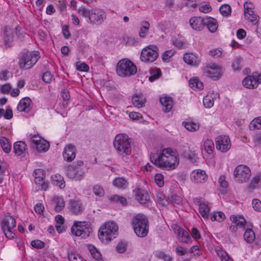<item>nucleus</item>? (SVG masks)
<instances>
[{
  "label": "nucleus",
  "instance_id": "nucleus-17",
  "mask_svg": "<svg viewBox=\"0 0 261 261\" xmlns=\"http://www.w3.org/2000/svg\"><path fill=\"white\" fill-rule=\"evenodd\" d=\"M191 179L195 183H202L205 182L207 176L204 170L197 169L193 170L191 173Z\"/></svg>",
  "mask_w": 261,
  "mask_h": 261
},
{
  "label": "nucleus",
  "instance_id": "nucleus-54",
  "mask_svg": "<svg viewBox=\"0 0 261 261\" xmlns=\"http://www.w3.org/2000/svg\"><path fill=\"white\" fill-rule=\"evenodd\" d=\"M161 70L159 68H155V69L152 70L151 75L149 77V81L151 82H153L154 80L159 78L160 76H161Z\"/></svg>",
  "mask_w": 261,
  "mask_h": 261
},
{
  "label": "nucleus",
  "instance_id": "nucleus-32",
  "mask_svg": "<svg viewBox=\"0 0 261 261\" xmlns=\"http://www.w3.org/2000/svg\"><path fill=\"white\" fill-rule=\"evenodd\" d=\"M70 210L74 213L77 214L83 211L81 202L76 200H71L70 201Z\"/></svg>",
  "mask_w": 261,
  "mask_h": 261
},
{
  "label": "nucleus",
  "instance_id": "nucleus-40",
  "mask_svg": "<svg viewBox=\"0 0 261 261\" xmlns=\"http://www.w3.org/2000/svg\"><path fill=\"white\" fill-rule=\"evenodd\" d=\"M179 240L180 241L185 243H190L192 242L191 238L189 234V232L184 229L178 234Z\"/></svg>",
  "mask_w": 261,
  "mask_h": 261
},
{
  "label": "nucleus",
  "instance_id": "nucleus-39",
  "mask_svg": "<svg viewBox=\"0 0 261 261\" xmlns=\"http://www.w3.org/2000/svg\"><path fill=\"white\" fill-rule=\"evenodd\" d=\"M261 180V175H258L253 177L247 187L248 190L251 192L258 185Z\"/></svg>",
  "mask_w": 261,
  "mask_h": 261
},
{
  "label": "nucleus",
  "instance_id": "nucleus-15",
  "mask_svg": "<svg viewBox=\"0 0 261 261\" xmlns=\"http://www.w3.org/2000/svg\"><path fill=\"white\" fill-rule=\"evenodd\" d=\"M106 13L100 10H92L89 16L90 22L95 24L101 23L106 18Z\"/></svg>",
  "mask_w": 261,
  "mask_h": 261
},
{
  "label": "nucleus",
  "instance_id": "nucleus-37",
  "mask_svg": "<svg viewBox=\"0 0 261 261\" xmlns=\"http://www.w3.org/2000/svg\"><path fill=\"white\" fill-rule=\"evenodd\" d=\"M244 240L248 243H252L255 240V235L252 229L247 228L244 234Z\"/></svg>",
  "mask_w": 261,
  "mask_h": 261
},
{
  "label": "nucleus",
  "instance_id": "nucleus-10",
  "mask_svg": "<svg viewBox=\"0 0 261 261\" xmlns=\"http://www.w3.org/2000/svg\"><path fill=\"white\" fill-rule=\"evenodd\" d=\"M158 48L150 45L144 48L141 53L140 59L144 62L151 63L154 61L159 56Z\"/></svg>",
  "mask_w": 261,
  "mask_h": 261
},
{
  "label": "nucleus",
  "instance_id": "nucleus-11",
  "mask_svg": "<svg viewBox=\"0 0 261 261\" xmlns=\"http://www.w3.org/2000/svg\"><path fill=\"white\" fill-rule=\"evenodd\" d=\"M65 172L69 178L78 181L81 180L85 174L84 169L81 167H77L75 164L66 167Z\"/></svg>",
  "mask_w": 261,
  "mask_h": 261
},
{
  "label": "nucleus",
  "instance_id": "nucleus-21",
  "mask_svg": "<svg viewBox=\"0 0 261 261\" xmlns=\"http://www.w3.org/2000/svg\"><path fill=\"white\" fill-rule=\"evenodd\" d=\"M190 24L194 30L200 31L205 27V19L200 17H193L190 19Z\"/></svg>",
  "mask_w": 261,
  "mask_h": 261
},
{
  "label": "nucleus",
  "instance_id": "nucleus-12",
  "mask_svg": "<svg viewBox=\"0 0 261 261\" xmlns=\"http://www.w3.org/2000/svg\"><path fill=\"white\" fill-rule=\"evenodd\" d=\"M30 142L32 143V147L36 148L39 152H46L49 148V143L37 135L31 137Z\"/></svg>",
  "mask_w": 261,
  "mask_h": 261
},
{
  "label": "nucleus",
  "instance_id": "nucleus-43",
  "mask_svg": "<svg viewBox=\"0 0 261 261\" xmlns=\"http://www.w3.org/2000/svg\"><path fill=\"white\" fill-rule=\"evenodd\" d=\"M185 127L188 130L191 132H195L199 128V125L198 123L193 122L186 121L183 122Z\"/></svg>",
  "mask_w": 261,
  "mask_h": 261
},
{
  "label": "nucleus",
  "instance_id": "nucleus-45",
  "mask_svg": "<svg viewBox=\"0 0 261 261\" xmlns=\"http://www.w3.org/2000/svg\"><path fill=\"white\" fill-rule=\"evenodd\" d=\"M242 58L240 56L236 57L232 63L231 66L234 71H239L242 67Z\"/></svg>",
  "mask_w": 261,
  "mask_h": 261
},
{
  "label": "nucleus",
  "instance_id": "nucleus-22",
  "mask_svg": "<svg viewBox=\"0 0 261 261\" xmlns=\"http://www.w3.org/2000/svg\"><path fill=\"white\" fill-rule=\"evenodd\" d=\"M132 103L134 106L138 108H142L145 106L146 98L142 93L134 95L132 97Z\"/></svg>",
  "mask_w": 261,
  "mask_h": 261
},
{
  "label": "nucleus",
  "instance_id": "nucleus-9",
  "mask_svg": "<svg viewBox=\"0 0 261 261\" xmlns=\"http://www.w3.org/2000/svg\"><path fill=\"white\" fill-rule=\"evenodd\" d=\"M251 176V171L249 167L244 165H239L233 171L234 180L238 183L246 182Z\"/></svg>",
  "mask_w": 261,
  "mask_h": 261
},
{
  "label": "nucleus",
  "instance_id": "nucleus-57",
  "mask_svg": "<svg viewBox=\"0 0 261 261\" xmlns=\"http://www.w3.org/2000/svg\"><path fill=\"white\" fill-rule=\"evenodd\" d=\"M254 8V6L253 3L251 2H245L244 4V15L246 12L250 13L253 12L252 10Z\"/></svg>",
  "mask_w": 261,
  "mask_h": 261
},
{
  "label": "nucleus",
  "instance_id": "nucleus-26",
  "mask_svg": "<svg viewBox=\"0 0 261 261\" xmlns=\"http://www.w3.org/2000/svg\"><path fill=\"white\" fill-rule=\"evenodd\" d=\"M183 59L185 63L193 66H196L199 63L198 57L193 54H186L184 56Z\"/></svg>",
  "mask_w": 261,
  "mask_h": 261
},
{
  "label": "nucleus",
  "instance_id": "nucleus-25",
  "mask_svg": "<svg viewBox=\"0 0 261 261\" xmlns=\"http://www.w3.org/2000/svg\"><path fill=\"white\" fill-rule=\"evenodd\" d=\"M244 16L247 20L253 23V25L252 26V29L251 30V31L257 32V26L256 25V24L257 23L258 21V16L257 14H256L254 11L250 13L246 12L245 15H244Z\"/></svg>",
  "mask_w": 261,
  "mask_h": 261
},
{
  "label": "nucleus",
  "instance_id": "nucleus-49",
  "mask_svg": "<svg viewBox=\"0 0 261 261\" xmlns=\"http://www.w3.org/2000/svg\"><path fill=\"white\" fill-rule=\"evenodd\" d=\"M156 200L159 204L162 206H166L168 204V201L165 198L162 193L158 192L156 194Z\"/></svg>",
  "mask_w": 261,
  "mask_h": 261
},
{
  "label": "nucleus",
  "instance_id": "nucleus-61",
  "mask_svg": "<svg viewBox=\"0 0 261 261\" xmlns=\"http://www.w3.org/2000/svg\"><path fill=\"white\" fill-rule=\"evenodd\" d=\"M171 201L174 204L179 205L181 203L182 198L179 196L174 194L171 197Z\"/></svg>",
  "mask_w": 261,
  "mask_h": 261
},
{
  "label": "nucleus",
  "instance_id": "nucleus-46",
  "mask_svg": "<svg viewBox=\"0 0 261 261\" xmlns=\"http://www.w3.org/2000/svg\"><path fill=\"white\" fill-rule=\"evenodd\" d=\"M54 200L56 203L55 210L57 212L61 211L65 206L63 198L57 196L54 197Z\"/></svg>",
  "mask_w": 261,
  "mask_h": 261
},
{
  "label": "nucleus",
  "instance_id": "nucleus-35",
  "mask_svg": "<svg viewBox=\"0 0 261 261\" xmlns=\"http://www.w3.org/2000/svg\"><path fill=\"white\" fill-rule=\"evenodd\" d=\"M172 44L178 48H182L184 45L186 44V40L180 34L177 35V37L172 40Z\"/></svg>",
  "mask_w": 261,
  "mask_h": 261
},
{
  "label": "nucleus",
  "instance_id": "nucleus-27",
  "mask_svg": "<svg viewBox=\"0 0 261 261\" xmlns=\"http://www.w3.org/2000/svg\"><path fill=\"white\" fill-rule=\"evenodd\" d=\"M205 25H206L211 33H215L218 27L217 20L212 17L207 18L205 19Z\"/></svg>",
  "mask_w": 261,
  "mask_h": 261
},
{
  "label": "nucleus",
  "instance_id": "nucleus-48",
  "mask_svg": "<svg viewBox=\"0 0 261 261\" xmlns=\"http://www.w3.org/2000/svg\"><path fill=\"white\" fill-rule=\"evenodd\" d=\"M123 42L129 45H134L140 41L138 37H125L123 39Z\"/></svg>",
  "mask_w": 261,
  "mask_h": 261
},
{
  "label": "nucleus",
  "instance_id": "nucleus-52",
  "mask_svg": "<svg viewBox=\"0 0 261 261\" xmlns=\"http://www.w3.org/2000/svg\"><path fill=\"white\" fill-rule=\"evenodd\" d=\"M92 190L96 196L101 197L105 194V191L103 188L99 185H94Z\"/></svg>",
  "mask_w": 261,
  "mask_h": 261
},
{
  "label": "nucleus",
  "instance_id": "nucleus-23",
  "mask_svg": "<svg viewBox=\"0 0 261 261\" xmlns=\"http://www.w3.org/2000/svg\"><path fill=\"white\" fill-rule=\"evenodd\" d=\"M31 102L32 100L29 97L22 98L17 106V110L20 112H28L31 109L30 105Z\"/></svg>",
  "mask_w": 261,
  "mask_h": 261
},
{
  "label": "nucleus",
  "instance_id": "nucleus-51",
  "mask_svg": "<svg viewBox=\"0 0 261 261\" xmlns=\"http://www.w3.org/2000/svg\"><path fill=\"white\" fill-rule=\"evenodd\" d=\"M225 218V215L222 212H219L217 213H214L211 217L212 221H217L221 222L223 221Z\"/></svg>",
  "mask_w": 261,
  "mask_h": 261
},
{
  "label": "nucleus",
  "instance_id": "nucleus-44",
  "mask_svg": "<svg viewBox=\"0 0 261 261\" xmlns=\"http://www.w3.org/2000/svg\"><path fill=\"white\" fill-rule=\"evenodd\" d=\"M203 145L205 151L208 154H212L214 149L213 141L210 139H206L204 141Z\"/></svg>",
  "mask_w": 261,
  "mask_h": 261
},
{
  "label": "nucleus",
  "instance_id": "nucleus-20",
  "mask_svg": "<svg viewBox=\"0 0 261 261\" xmlns=\"http://www.w3.org/2000/svg\"><path fill=\"white\" fill-rule=\"evenodd\" d=\"M197 202L199 205V214L204 219H207L209 217V213L211 210L208 203L201 199H198Z\"/></svg>",
  "mask_w": 261,
  "mask_h": 261
},
{
  "label": "nucleus",
  "instance_id": "nucleus-64",
  "mask_svg": "<svg viewBox=\"0 0 261 261\" xmlns=\"http://www.w3.org/2000/svg\"><path fill=\"white\" fill-rule=\"evenodd\" d=\"M91 10L87 9L84 7H81L78 9V12L80 14L83 15L85 17H89Z\"/></svg>",
  "mask_w": 261,
  "mask_h": 261
},
{
  "label": "nucleus",
  "instance_id": "nucleus-38",
  "mask_svg": "<svg viewBox=\"0 0 261 261\" xmlns=\"http://www.w3.org/2000/svg\"><path fill=\"white\" fill-rule=\"evenodd\" d=\"M189 85L193 89H202L203 84L197 77L191 79L189 81Z\"/></svg>",
  "mask_w": 261,
  "mask_h": 261
},
{
  "label": "nucleus",
  "instance_id": "nucleus-1",
  "mask_svg": "<svg viewBox=\"0 0 261 261\" xmlns=\"http://www.w3.org/2000/svg\"><path fill=\"white\" fill-rule=\"evenodd\" d=\"M150 160L158 167L168 170L175 169L179 164L178 153L171 148H166L160 152H151Z\"/></svg>",
  "mask_w": 261,
  "mask_h": 261
},
{
  "label": "nucleus",
  "instance_id": "nucleus-55",
  "mask_svg": "<svg viewBox=\"0 0 261 261\" xmlns=\"http://www.w3.org/2000/svg\"><path fill=\"white\" fill-rule=\"evenodd\" d=\"M175 54V51L173 49H170L165 51L162 55V59L164 61L169 62V59Z\"/></svg>",
  "mask_w": 261,
  "mask_h": 261
},
{
  "label": "nucleus",
  "instance_id": "nucleus-19",
  "mask_svg": "<svg viewBox=\"0 0 261 261\" xmlns=\"http://www.w3.org/2000/svg\"><path fill=\"white\" fill-rule=\"evenodd\" d=\"M75 147L72 144L67 145L63 152V156L65 161L67 162L72 161L75 158Z\"/></svg>",
  "mask_w": 261,
  "mask_h": 261
},
{
  "label": "nucleus",
  "instance_id": "nucleus-50",
  "mask_svg": "<svg viewBox=\"0 0 261 261\" xmlns=\"http://www.w3.org/2000/svg\"><path fill=\"white\" fill-rule=\"evenodd\" d=\"M219 11L223 16H228L230 14L231 7L227 4H224L220 7Z\"/></svg>",
  "mask_w": 261,
  "mask_h": 261
},
{
  "label": "nucleus",
  "instance_id": "nucleus-47",
  "mask_svg": "<svg viewBox=\"0 0 261 261\" xmlns=\"http://www.w3.org/2000/svg\"><path fill=\"white\" fill-rule=\"evenodd\" d=\"M155 255L157 258L163 259L164 261H170L172 259V257L169 254H167L162 251H156Z\"/></svg>",
  "mask_w": 261,
  "mask_h": 261
},
{
  "label": "nucleus",
  "instance_id": "nucleus-63",
  "mask_svg": "<svg viewBox=\"0 0 261 261\" xmlns=\"http://www.w3.org/2000/svg\"><path fill=\"white\" fill-rule=\"evenodd\" d=\"M53 76L49 71L45 72L42 75V80L46 83H49L52 80Z\"/></svg>",
  "mask_w": 261,
  "mask_h": 261
},
{
  "label": "nucleus",
  "instance_id": "nucleus-18",
  "mask_svg": "<svg viewBox=\"0 0 261 261\" xmlns=\"http://www.w3.org/2000/svg\"><path fill=\"white\" fill-rule=\"evenodd\" d=\"M219 98V94L217 92L212 91L203 97V104L205 108L210 109L214 104V100Z\"/></svg>",
  "mask_w": 261,
  "mask_h": 261
},
{
  "label": "nucleus",
  "instance_id": "nucleus-62",
  "mask_svg": "<svg viewBox=\"0 0 261 261\" xmlns=\"http://www.w3.org/2000/svg\"><path fill=\"white\" fill-rule=\"evenodd\" d=\"M149 27L150 24L148 21H142L141 23V30L140 33H146L148 32Z\"/></svg>",
  "mask_w": 261,
  "mask_h": 261
},
{
  "label": "nucleus",
  "instance_id": "nucleus-28",
  "mask_svg": "<svg viewBox=\"0 0 261 261\" xmlns=\"http://www.w3.org/2000/svg\"><path fill=\"white\" fill-rule=\"evenodd\" d=\"M232 223L236 224L238 228L244 227L246 221L245 219L241 216L232 215L230 217Z\"/></svg>",
  "mask_w": 261,
  "mask_h": 261
},
{
  "label": "nucleus",
  "instance_id": "nucleus-7",
  "mask_svg": "<svg viewBox=\"0 0 261 261\" xmlns=\"http://www.w3.org/2000/svg\"><path fill=\"white\" fill-rule=\"evenodd\" d=\"M16 225V220L14 217L10 214L6 215L2 220L1 226L2 229L6 238L9 239L14 238L15 233L13 229Z\"/></svg>",
  "mask_w": 261,
  "mask_h": 261
},
{
  "label": "nucleus",
  "instance_id": "nucleus-41",
  "mask_svg": "<svg viewBox=\"0 0 261 261\" xmlns=\"http://www.w3.org/2000/svg\"><path fill=\"white\" fill-rule=\"evenodd\" d=\"M223 50L221 48H216L211 49L208 52V55L216 59L222 58L224 56Z\"/></svg>",
  "mask_w": 261,
  "mask_h": 261
},
{
  "label": "nucleus",
  "instance_id": "nucleus-14",
  "mask_svg": "<svg viewBox=\"0 0 261 261\" xmlns=\"http://www.w3.org/2000/svg\"><path fill=\"white\" fill-rule=\"evenodd\" d=\"M230 139L228 136H219L216 139V147L222 152H226L230 148Z\"/></svg>",
  "mask_w": 261,
  "mask_h": 261
},
{
  "label": "nucleus",
  "instance_id": "nucleus-53",
  "mask_svg": "<svg viewBox=\"0 0 261 261\" xmlns=\"http://www.w3.org/2000/svg\"><path fill=\"white\" fill-rule=\"evenodd\" d=\"M44 177L45 176H41V177H35V182L41 186V189L42 190H45L46 188H47V185L45 183L44 181Z\"/></svg>",
  "mask_w": 261,
  "mask_h": 261
},
{
  "label": "nucleus",
  "instance_id": "nucleus-3",
  "mask_svg": "<svg viewBox=\"0 0 261 261\" xmlns=\"http://www.w3.org/2000/svg\"><path fill=\"white\" fill-rule=\"evenodd\" d=\"M131 141L127 135L119 134L116 136L113 144L118 153L122 156L131 153Z\"/></svg>",
  "mask_w": 261,
  "mask_h": 261
},
{
  "label": "nucleus",
  "instance_id": "nucleus-29",
  "mask_svg": "<svg viewBox=\"0 0 261 261\" xmlns=\"http://www.w3.org/2000/svg\"><path fill=\"white\" fill-rule=\"evenodd\" d=\"M26 144L22 142L19 141L14 144L13 150L15 154L18 156L21 155L25 150Z\"/></svg>",
  "mask_w": 261,
  "mask_h": 261
},
{
  "label": "nucleus",
  "instance_id": "nucleus-6",
  "mask_svg": "<svg viewBox=\"0 0 261 261\" xmlns=\"http://www.w3.org/2000/svg\"><path fill=\"white\" fill-rule=\"evenodd\" d=\"M40 53L38 51H27L20 56L19 65L21 69H28L32 68L40 58Z\"/></svg>",
  "mask_w": 261,
  "mask_h": 261
},
{
  "label": "nucleus",
  "instance_id": "nucleus-59",
  "mask_svg": "<svg viewBox=\"0 0 261 261\" xmlns=\"http://www.w3.org/2000/svg\"><path fill=\"white\" fill-rule=\"evenodd\" d=\"M31 245L34 248L41 249L44 247V243L40 240H37L32 241Z\"/></svg>",
  "mask_w": 261,
  "mask_h": 261
},
{
  "label": "nucleus",
  "instance_id": "nucleus-16",
  "mask_svg": "<svg viewBox=\"0 0 261 261\" xmlns=\"http://www.w3.org/2000/svg\"><path fill=\"white\" fill-rule=\"evenodd\" d=\"M133 193L137 201L142 204H146L149 201V195L148 192L140 188L133 190Z\"/></svg>",
  "mask_w": 261,
  "mask_h": 261
},
{
  "label": "nucleus",
  "instance_id": "nucleus-4",
  "mask_svg": "<svg viewBox=\"0 0 261 261\" xmlns=\"http://www.w3.org/2000/svg\"><path fill=\"white\" fill-rule=\"evenodd\" d=\"M118 228L114 222H109L100 227L98 232V238L103 243H107L115 238V234Z\"/></svg>",
  "mask_w": 261,
  "mask_h": 261
},
{
  "label": "nucleus",
  "instance_id": "nucleus-13",
  "mask_svg": "<svg viewBox=\"0 0 261 261\" xmlns=\"http://www.w3.org/2000/svg\"><path fill=\"white\" fill-rule=\"evenodd\" d=\"M205 72L208 77L217 80L222 75V67L215 63H211L206 67Z\"/></svg>",
  "mask_w": 261,
  "mask_h": 261
},
{
  "label": "nucleus",
  "instance_id": "nucleus-34",
  "mask_svg": "<svg viewBox=\"0 0 261 261\" xmlns=\"http://www.w3.org/2000/svg\"><path fill=\"white\" fill-rule=\"evenodd\" d=\"M113 184L119 189H124L126 188L128 183L125 178L123 177H118L114 179Z\"/></svg>",
  "mask_w": 261,
  "mask_h": 261
},
{
  "label": "nucleus",
  "instance_id": "nucleus-56",
  "mask_svg": "<svg viewBox=\"0 0 261 261\" xmlns=\"http://www.w3.org/2000/svg\"><path fill=\"white\" fill-rule=\"evenodd\" d=\"M155 182L160 187H162L164 185V177L161 174H156L154 177Z\"/></svg>",
  "mask_w": 261,
  "mask_h": 261
},
{
  "label": "nucleus",
  "instance_id": "nucleus-42",
  "mask_svg": "<svg viewBox=\"0 0 261 261\" xmlns=\"http://www.w3.org/2000/svg\"><path fill=\"white\" fill-rule=\"evenodd\" d=\"M249 126L250 130L261 129V116L252 120Z\"/></svg>",
  "mask_w": 261,
  "mask_h": 261
},
{
  "label": "nucleus",
  "instance_id": "nucleus-8",
  "mask_svg": "<svg viewBox=\"0 0 261 261\" xmlns=\"http://www.w3.org/2000/svg\"><path fill=\"white\" fill-rule=\"evenodd\" d=\"M91 229L87 222L74 221L71 227V232L76 237L85 239L89 236Z\"/></svg>",
  "mask_w": 261,
  "mask_h": 261
},
{
  "label": "nucleus",
  "instance_id": "nucleus-58",
  "mask_svg": "<svg viewBox=\"0 0 261 261\" xmlns=\"http://www.w3.org/2000/svg\"><path fill=\"white\" fill-rule=\"evenodd\" d=\"M70 261H82L81 256L76 253H70L68 255Z\"/></svg>",
  "mask_w": 261,
  "mask_h": 261
},
{
  "label": "nucleus",
  "instance_id": "nucleus-31",
  "mask_svg": "<svg viewBox=\"0 0 261 261\" xmlns=\"http://www.w3.org/2000/svg\"><path fill=\"white\" fill-rule=\"evenodd\" d=\"M52 182L55 185L63 189L65 186V182L64 180L63 177L59 174H56L51 177Z\"/></svg>",
  "mask_w": 261,
  "mask_h": 261
},
{
  "label": "nucleus",
  "instance_id": "nucleus-2",
  "mask_svg": "<svg viewBox=\"0 0 261 261\" xmlns=\"http://www.w3.org/2000/svg\"><path fill=\"white\" fill-rule=\"evenodd\" d=\"M132 225L134 232L139 237H145L148 233V221L143 214H139L133 217Z\"/></svg>",
  "mask_w": 261,
  "mask_h": 261
},
{
  "label": "nucleus",
  "instance_id": "nucleus-36",
  "mask_svg": "<svg viewBox=\"0 0 261 261\" xmlns=\"http://www.w3.org/2000/svg\"><path fill=\"white\" fill-rule=\"evenodd\" d=\"M0 144L4 151L8 153L10 152L11 149V145L8 139L4 137L0 138Z\"/></svg>",
  "mask_w": 261,
  "mask_h": 261
},
{
  "label": "nucleus",
  "instance_id": "nucleus-24",
  "mask_svg": "<svg viewBox=\"0 0 261 261\" xmlns=\"http://www.w3.org/2000/svg\"><path fill=\"white\" fill-rule=\"evenodd\" d=\"M242 84L245 88L253 89L257 87L256 81L253 74L247 76L242 81Z\"/></svg>",
  "mask_w": 261,
  "mask_h": 261
},
{
  "label": "nucleus",
  "instance_id": "nucleus-5",
  "mask_svg": "<svg viewBox=\"0 0 261 261\" xmlns=\"http://www.w3.org/2000/svg\"><path fill=\"white\" fill-rule=\"evenodd\" d=\"M116 72L119 76L129 77L136 73L137 67L130 60L124 59L118 62Z\"/></svg>",
  "mask_w": 261,
  "mask_h": 261
},
{
  "label": "nucleus",
  "instance_id": "nucleus-30",
  "mask_svg": "<svg viewBox=\"0 0 261 261\" xmlns=\"http://www.w3.org/2000/svg\"><path fill=\"white\" fill-rule=\"evenodd\" d=\"M13 39V34H0L1 41L6 48L11 45Z\"/></svg>",
  "mask_w": 261,
  "mask_h": 261
},
{
  "label": "nucleus",
  "instance_id": "nucleus-60",
  "mask_svg": "<svg viewBox=\"0 0 261 261\" xmlns=\"http://www.w3.org/2000/svg\"><path fill=\"white\" fill-rule=\"evenodd\" d=\"M252 204L254 210L261 212V201L260 200L254 199L252 200Z\"/></svg>",
  "mask_w": 261,
  "mask_h": 261
},
{
  "label": "nucleus",
  "instance_id": "nucleus-33",
  "mask_svg": "<svg viewBox=\"0 0 261 261\" xmlns=\"http://www.w3.org/2000/svg\"><path fill=\"white\" fill-rule=\"evenodd\" d=\"M160 102L165 108L164 110L165 112H169L172 108V100L170 97H164L160 98Z\"/></svg>",
  "mask_w": 261,
  "mask_h": 261
}]
</instances>
